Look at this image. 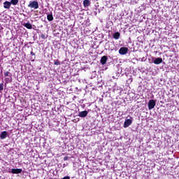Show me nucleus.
<instances>
[{"instance_id":"0eeeda50","label":"nucleus","mask_w":179,"mask_h":179,"mask_svg":"<svg viewBox=\"0 0 179 179\" xmlns=\"http://www.w3.org/2000/svg\"><path fill=\"white\" fill-rule=\"evenodd\" d=\"M10 5H12L10 1H5L3 3V8H4V9H10Z\"/></svg>"},{"instance_id":"b1692460","label":"nucleus","mask_w":179,"mask_h":179,"mask_svg":"<svg viewBox=\"0 0 179 179\" xmlns=\"http://www.w3.org/2000/svg\"><path fill=\"white\" fill-rule=\"evenodd\" d=\"M31 61H34V59L31 60Z\"/></svg>"},{"instance_id":"9b49d317","label":"nucleus","mask_w":179,"mask_h":179,"mask_svg":"<svg viewBox=\"0 0 179 179\" xmlns=\"http://www.w3.org/2000/svg\"><path fill=\"white\" fill-rule=\"evenodd\" d=\"M84 7L86 8L87 6H90V0H85L83 1Z\"/></svg>"},{"instance_id":"1a4fd4ad","label":"nucleus","mask_w":179,"mask_h":179,"mask_svg":"<svg viewBox=\"0 0 179 179\" xmlns=\"http://www.w3.org/2000/svg\"><path fill=\"white\" fill-rule=\"evenodd\" d=\"M107 56H103L101 58V65H106V64L107 63Z\"/></svg>"},{"instance_id":"9d476101","label":"nucleus","mask_w":179,"mask_h":179,"mask_svg":"<svg viewBox=\"0 0 179 179\" xmlns=\"http://www.w3.org/2000/svg\"><path fill=\"white\" fill-rule=\"evenodd\" d=\"M7 136H8V131H2L0 134L1 139H6Z\"/></svg>"},{"instance_id":"f3484780","label":"nucleus","mask_w":179,"mask_h":179,"mask_svg":"<svg viewBox=\"0 0 179 179\" xmlns=\"http://www.w3.org/2000/svg\"><path fill=\"white\" fill-rule=\"evenodd\" d=\"M9 75H10V73L9 71H6L4 72V76L6 77V76H9Z\"/></svg>"},{"instance_id":"39448f33","label":"nucleus","mask_w":179,"mask_h":179,"mask_svg":"<svg viewBox=\"0 0 179 179\" xmlns=\"http://www.w3.org/2000/svg\"><path fill=\"white\" fill-rule=\"evenodd\" d=\"M22 169H13L11 170L12 174H20L22 173Z\"/></svg>"},{"instance_id":"f257e3e1","label":"nucleus","mask_w":179,"mask_h":179,"mask_svg":"<svg viewBox=\"0 0 179 179\" xmlns=\"http://www.w3.org/2000/svg\"><path fill=\"white\" fill-rule=\"evenodd\" d=\"M28 8H31L34 9H38V2L37 1H31L29 5Z\"/></svg>"},{"instance_id":"f8f14e48","label":"nucleus","mask_w":179,"mask_h":179,"mask_svg":"<svg viewBox=\"0 0 179 179\" xmlns=\"http://www.w3.org/2000/svg\"><path fill=\"white\" fill-rule=\"evenodd\" d=\"M47 19L49 22H52V20H54V17L52 16V14H48L47 15Z\"/></svg>"},{"instance_id":"423d86ee","label":"nucleus","mask_w":179,"mask_h":179,"mask_svg":"<svg viewBox=\"0 0 179 179\" xmlns=\"http://www.w3.org/2000/svg\"><path fill=\"white\" fill-rule=\"evenodd\" d=\"M88 112L87 110L81 111L79 113L78 116L81 118H85V117H87Z\"/></svg>"},{"instance_id":"393cba45","label":"nucleus","mask_w":179,"mask_h":179,"mask_svg":"<svg viewBox=\"0 0 179 179\" xmlns=\"http://www.w3.org/2000/svg\"><path fill=\"white\" fill-rule=\"evenodd\" d=\"M0 3H1V0H0Z\"/></svg>"},{"instance_id":"4468645a","label":"nucleus","mask_w":179,"mask_h":179,"mask_svg":"<svg viewBox=\"0 0 179 179\" xmlns=\"http://www.w3.org/2000/svg\"><path fill=\"white\" fill-rule=\"evenodd\" d=\"M120 32H115L114 34H113V38H115V40H118V38H120Z\"/></svg>"},{"instance_id":"7ed1b4c3","label":"nucleus","mask_w":179,"mask_h":179,"mask_svg":"<svg viewBox=\"0 0 179 179\" xmlns=\"http://www.w3.org/2000/svg\"><path fill=\"white\" fill-rule=\"evenodd\" d=\"M127 52H128V48L122 47L119 50V54H120V55H125V54H127Z\"/></svg>"},{"instance_id":"5701e85b","label":"nucleus","mask_w":179,"mask_h":179,"mask_svg":"<svg viewBox=\"0 0 179 179\" xmlns=\"http://www.w3.org/2000/svg\"><path fill=\"white\" fill-rule=\"evenodd\" d=\"M5 80H6V81L8 80V78H6Z\"/></svg>"},{"instance_id":"6ab92c4d","label":"nucleus","mask_w":179,"mask_h":179,"mask_svg":"<svg viewBox=\"0 0 179 179\" xmlns=\"http://www.w3.org/2000/svg\"><path fill=\"white\" fill-rule=\"evenodd\" d=\"M41 38H43V40H45V38H47V36H45V34H41Z\"/></svg>"},{"instance_id":"aec40b11","label":"nucleus","mask_w":179,"mask_h":179,"mask_svg":"<svg viewBox=\"0 0 179 179\" xmlns=\"http://www.w3.org/2000/svg\"><path fill=\"white\" fill-rule=\"evenodd\" d=\"M62 179H71V177H69V176H65V177H64V178H62Z\"/></svg>"},{"instance_id":"2eb2a0df","label":"nucleus","mask_w":179,"mask_h":179,"mask_svg":"<svg viewBox=\"0 0 179 179\" xmlns=\"http://www.w3.org/2000/svg\"><path fill=\"white\" fill-rule=\"evenodd\" d=\"M11 5L16 6L19 3V0H11L10 1Z\"/></svg>"},{"instance_id":"412c9836","label":"nucleus","mask_w":179,"mask_h":179,"mask_svg":"<svg viewBox=\"0 0 179 179\" xmlns=\"http://www.w3.org/2000/svg\"><path fill=\"white\" fill-rule=\"evenodd\" d=\"M68 159H69V157H64V162H66V160H68Z\"/></svg>"},{"instance_id":"f03ea898","label":"nucleus","mask_w":179,"mask_h":179,"mask_svg":"<svg viewBox=\"0 0 179 179\" xmlns=\"http://www.w3.org/2000/svg\"><path fill=\"white\" fill-rule=\"evenodd\" d=\"M156 106V101L153 99H151L148 102V109L149 110H153L155 108V106Z\"/></svg>"},{"instance_id":"4be33fe9","label":"nucleus","mask_w":179,"mask_h":179,"mask_svg":"<svg viewBox=\"0 0 179 179\" xmlns=\"http://www.w3.org/2000/svg\"><path fill=\"white\" fill-rule=\"evenodd\" d=\"M30 54H31V55H32V56L36 55V54H35L33 51H31Z\"/></svg>"},{"instance_id":"dca6fc26","label":"nucleus","mask_w":179,"mask_h":179,"mask_svg":"<svg viewBox=\"0 0 179 179\" xmlns=\"http://www.w3.org/2000/svg\"><path fill=\"white\" fill-rule=\"evenodd\" d=\"M54 65H61V62L58 59L54 60Z\"/></svg>"},{"instance_id":"ddd939ff","label":"nucleus","mask_w":179,"mask_h":179,"mask_svg":"<svg viewBox=\"0 0 179 179\" xmlns=\"http://www.w3.org/2000/svg\"><path fill=\"white\" fill-rule=\"evenodd\" d=\"M24 27H26L27 29H33V26L31 25V24L27 22L24 24Z\"/></svg>"},{"instance_id":"6e6552de","label":"nucleus","mask_w":179,"mask_h":179,"mask_svg":"<svg viewBox=\"0 0 179 179\" xmlns=\"http://www.w3.org/2000/svg\"><path fill=\"white\" fill-rule=\"evenodd\" d=\"M162 62H163V59L160 58V57H158V58H156L155 60H154V64L155 65H160V64H162Z\"/></svg>"},{"instance_id":"20e7f679","label":"nucleus","mask_w":179,"mask_h":179,"mask_svg":"<svg viewBox=\"0 0 179 179\" xmlns=\"http://www.w3.org/2000/svg\"><path fill=\"white\" fill-rule=\"evenodd\" d=\"M131 124H132V120L131 119L126 120L124 123V128H128Z\"/></svg>"},{"instance_id":"a211bd4d","label":"nucleus","mask_w":179,"mask_h":179,"mask_svg":"<svg viewBox=\"0 0 179 179\" xmlns=\"http://www.w3.org/2000/svg\"><path fill=\"white\" fill-rule=\"evenodd\" d=\"M3 90V83L0 84V91Z\"/></svg>"}]
</instances>
